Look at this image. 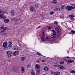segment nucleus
<instances>
[{
    "mask_svg": "<svg viewBox=\"0 0 75 75\" xmlns=\"http://www.w3.org/2000/svg\"><path fill=\"white\" fill-rule=\"evenodd\" d=\"M8 28L7 27H4L3 26H1L0 27V30H1V32L2 33H4V32H6V30H7Z\"/></svg>",
    "mask_w": 75,
    "mask_h": 75,
    "instance_id": "1",
    "label": "nucleus"
},
{
    "mask_svg": "<svg viewBox=\"0 0 75 75\" xmlns=\"http://www.w3.org/2000/svg\"><path fill=\"white\" fill-rule=\"evenodd\" d=\"M30 12L33 13V12H35L36 11L35 9V8L34 6H30Z\"/></svg>",
    "mask_w": 75,
    "mask_h": 75,
    "instance_id": "2",
    "label": "nucleus"
},
{
    "mask_svg": "<svg viewBox=\"0 0 75 75\" xmlns=\"http://www.w3.org/2000/svg\"><path fill=\"white\" fill-rule=\"evenodd\" d=\"M66 9L67 10H68V11H71V10L73 9V7L71 6H67L66 7Z\"/></svg>",
    "mask_w": 75,
    "mask_h": 75,
    "instance_id": "3",
    "label": "nucleus"
},
{
    "mask_svg": "<svg viewBox=\"0 0 75 75\" xmlns=\"http://www.w3.org/2000/svg\"><path fill=\"white\" fill-rule=\"evenodd\" d=\"M7 42H4L2 45V47H4V48H8L7 47V44H8Z\"/></svg>",
    "mask_w": 75,
    "mask_h": 75,
    "instance_id": "4",
    "label": "nucleus"
},
{
    "mask_svg": "<svg viewBox=\"0 0 75 75\" xmlns=\"http://www.w3.org/2000/svg\"><path fill=\"white\" fill-rule=\"evenodd\" d=\"M74 62V60L71 59L68 60L67 61V64H71V63H72V62Z\"/></svg>",
    "mask_w": 75,
    "mask_h": 75,
    "instance_id": "5",
    "label": "nucleus"
},
{
    "mask_svg": "<svg viewBox=\"0 0 75 75\" xmlns=\"http://www.w3.org/2000/svg\"><path fill=\"white\" fill-rule=\"evenodd\" d=\"M4 12L2 11V10H0V17L1 18H3V14Z\"/></svg>",
    "mask_w": 75,
    "mask_h": 75,
    "instance_id": "6",
    "label": "nucleus"
},
{
    "mask_svg": "<svg viewBox=\"0 0 75 75\" xmlns=\"http://www.w3.org/2000/svg\"><path fill=\"white\" fill-rule=\"evenodd\" d=\"M18 54H19V52L18 51H16L14 52L13 54L14 56H16V55H17Z\"/></svg>",
    "mask_w": 75,
    "mask_h": 75,
    "instance_id": "7",
    "label": "nucleus"
},
{
    "mask_svg": "<svg viewBox=\"0 0 75 75\" xmlns=\"http://www.w3.org/2000/svg\"><path fill=\"white\" fill-rule=\"evenodd\" d=\"M69 17H70V20H74V15H70L69 16Z\"/></svg>",
    "mask_w": 75,
    "mask_h": 75,
    "instance_id": "8",
    "label": "nucleus"
},
{
    "mask_svg": "<svg viewBox=\"0 0 75 75\" xmlns=\"http://www.w3.org/2000/svg\"><path fill=\"white\" fill-rule=\"evenodd\" d=\"M43 36H45V34H44V32H43V35L42 36V41H43L45 40V39H44V38H43Z\"/></svg>",
    "mask_w": 75,
    "mask_h": 75,
    "instance_id": "9",
    "label": "nucleus"
},
{
    "mask_svg": "<svg viewBox=\"0 0 75 75\" xmlns=\"http://www.w3.org/2000/svg\"><path fill=\"white\" fill-rule=\"evenodd\" d=\"M60 74V72L59 71L54 72V75H59Z\"/></svg>",
    "mask_w": 75,
    "mask_h": 75,
    "instance_id": "10",
    "label": "nucleus"
},
{
    "mask_svg": "<svg viewBox=\"0 0 75 75\" xmlns=\"http://www.w3.org/2000/svg\"><path fill=\"white\" fill-rule=\"evenodd\" d=\"M35 68L36 69H40V66L38 64H36L35 66Z\"/></svg>",
    "mask_w": 75,
    "mask_h": 75,
    "instance_id": "11",
    "label": "nucleus"
},
{
    "mask_svg": "<svg viewBox=\"0 0 75 75\" xmlns=\"http://www.w3.org/2000/svg\"><path fill=\"white\" fill-rule=\"evenodd\" d=\"M6 53L7 54H8L11 55L12 53L11 51L9 50L6 52Z\"/></svg>",
    "mask_w": 75,
    "mask_h": 75,
    "instance_id": "12",
    "label": "nucleus"
},
{
    "mask_svg": "<svg viewBox=\"0 0 75 75\" xmlns=\"http://www.w3.org/2000/svg\"><path fill=\"white\" fill-rule=\"evenodd\" d=\"M17 67H13L12 68V70L13 71L16 72V71H17Z\"/></svg>",
    "mask_w": 75,
    "mask_h": 75,
    "instance_id": "13",
    "label": "nucleus"
},
{
    "mask_svg": "<svg viewBox=\"0 0 75 75\" xmlns=\"http://www.w3.org/2000/svg\"><path fill=\"white\" fill-rule=\"evenodd\" d=\"M3 19H4V22L6 23H8L9 22V20L8 19H5L4 18H3Z\"/></svg>",
    "mask_w": 75,
    "mask_h": 75,
    "instance_id": "14",
    "label": "nucleus"
},
{
    "mask_svg": "<svg viewBox=\"0 0 75 75\" xmlns=\"http://www.w3.org/2000/svg\"><path fill=\"white\" fill-rule=\"evenodd\" d=\"M48 67L47 66H45L44 68V71L46 72L48 71Z\"/></svg>",
    "mask_w": 75,
    "mask_h": 75,
    "instance_id": "15",
    "label": "nucleus"
},
{
    "mask_svg": "<svg viewBox=\"0 0 75 75\" xmlns=\"http://www.w3.org/2000/svg\"><path fill=\"white\" fill-rule=\"evenodd\" d=\"M11 14L12 16H14V11L12 10H11Z\"/></svg>",
    "mask_w": 75,
    "mask_h": 75,
    "instance_id": "16",
    "label": "nucleus"
},
{
    "mask_svg": "<svg viewBox=\"0 0 75 75\" xmlns=\"http://www.w3.org/2000/svg\"><path fill=\"white\" fill-rule=\"evenodd\" d=\"M52 32L53 33H52L53 35H56V32H55V30H52Z\"/></svg>",
    "mask_w": 75,
    "mask_h": 75,
    "instance_id": "17",
    "label": "nucleus"
},
{
    "mask_svg": "<svg viewBox=\"0 0 75 75\" xmlns=\"http://www.w3.org/2000/svg\"><path fill=\"white\" fill-rule=\"evenodd\" d=\"M66 6H65L64 5H63L62 6L61 8V9H62V10H64V9H65V8Z\"/></svg>",
    "mask_w": 75,
    "mask_h": 75,
    "instance_id": "18",
    "label": "nucleus"
},
{
    "mask_svg": "<svg viewBox=\"0 0 75 75\" xmlns=\"http://www.w3.org/2000/svg\"><path fill=\"white\" fill-rule=\"evenodd\" d=\"M21 70L22 73H24V67H21Z\"/></svg>",
    "mask_w": 75,
    "mask_h": 75,
    "instance_id": "19",
    "label": "nucleus"
},
{
    "mask_svg": "<svg viewBox=\"0 0 75 75\" xmlns=\"http://www.w3.org/2000/svg\"><path fill=\"white\" fill-rule=\"evenodd\" d=\"M31 63H29L27 66V68H29L31 66Z\"/></svg>",
    "mask_w": 75,
    "mask_h": 75,
    "instance_id": "20",
    "label": "nucleus"
},
{
    "mask_svg": "<svg viewBox=\"0 0 75 75\" xmlns=\"http://www.w3.org/2000/svg\"><path fill=\"white\" fill-rule=\"evenodd\" d=\"M40 73V70H37L36 71V74L37 75H38Z\"/></svg>",
    "mask_w": 75,
    "mask_h": 75,
    "instance_id": "21",
    "label": "nucleus"
},
{
    "mask_svg": "<svg viewBox=\"0 0 75 75\" xmlns=\"http://www.w3.org/2000/svg\"><path fill=\"white\" fill-rule=\"evenodd\" d=\"M51 37L52 38H56V37L54 35L51 36Z\"/></svg>",
    "mask_w": 75,
    "mask_h": 75,
    "instance_id": "22",
    "label": "nucleus"
},
{
    "mask_svg": "<svg viewBox=\"0 0 75 75\" xmlns=\"http://www.w3.org/2000/svg\"><path fill=\"white\" fill-rule=\"evenodd\" d=\"M11 57V55H10V54H8V55L7 56V58H10V57Z\"/></svg>",
    "mask_w": 75,
    "mask_h": 75,
    "instance_id": "23",
    "label": "nucleus"
},
{
    "mask_svg": "<svg viewBox=\"0 0 75 75\" xmlns=\"http://www.w3.org/2000/svg\"><path fill=\"white\" fill-rule=\"evenodd\" d=\"M13 20L14 21H18V18H15L13 19Z\"/></svg>",
    "mask_w": 75,
    "mask_h": 75,
    "instance_id": "24",
    "label": "nucleus"
},
{
    "mask_svg": "<svg viewBox=\"0 0 75 75\" xmlns=\"http://www.w3.org/2000/svg\"><path fill=\"white\" fill-rule=\"evenodd\" d=\"M52 3H54V4H56V3H57V1L56 0L53 1Z\"/></svg>",
    "mask_w": 75,
    "mask_h": 75,
    "instance_id": "25",
    "label": "nucleus"
},
{
    "mask_svg": "<svg viewBox=\"0 0 75 75\" xmlns=\"http://www.w3.org/2000/svg\"><path fill=\"white\" fill-rule=\"evenodd\" d=\"M54 11H57L58 10V8H54Z\"/></svg>",
    "mask_w": 75,
    "mask_h": 75,
    "instance_id": "26",
    "label": "nucleus"
},
{
    "mask_svg": "<svg viewBox=\"0 0 75 75\" xmlns=\"http://www.w3.org/2000/svg\"><path fill=\"white\" fill-rule=\"evenodd\" d=\"M60 64H64V62L63 61H62L60 62Z\"/></svg>",
    "mask_w": 75,
    "mask_h": 75,
    "instance_id": "27",
    "label": "nucleus"
},
{
    "mask_svg": "<svg viewBox=\"0 0 75 75\" xmlns=\"http://www.w3.org/2000/svg\"><path fill=\"white\" fill-rule=\"evenodd\" d=\"M59 67H60V68L61 69H63V67H63L62 66H61L60 65L59 66Z\"/></svg>",
    "mask_w": 75,
    "mask_h": 75,
    "instance_id": "28",
    "label": "nucleus"
},
{
    "mask_svg": "<svg viewBox=\"0 0 75 75\" xmlns=\"http://www.w3.org/2000/svg\"><path fill=\"white\" fill-rule=\"evenodd\" d=\"M21 61H24V57H22L21 58Z\"/></svg>",
    "mask_w": 75,
    "mask_h": 75,
    "instance_id": "29",
    "label": "nucleus"
},
{
    "mask_svg": "<svg viewBox=\"0 0 75 75\" xmlns=\"http://www.w3.org/2000/svg\"><path fill=\"white\" fill-rule=\"evenodd\" d=\"M8 47L9 48H10V47H12V45H11V44H9V45H8Z\"/></svg>",
    "mask_w": 75,
    "mask_h": 75,
    "instance_id": "30",
    "label": "nucleus"
},
{
    "mask_svg": "<svg viewBox=\"0 0 75 75\" xmlns=\"http://www.w3.org/2000/svg\"><path fill=\"white\" fill-rule=\"evenodd\" d=\"M71 73L72 74H74L75 73V71L74 70H72L71 71Z\"/></svg>",
    "mask_w": 75,
    "mask_h": 75,
    "instance_id": "31",
    "label": "nucleus"
},
{
    "mask_svg": "<svg viewBox=\"0 0 75 75\" xmlns=\"http://www.w3.org/2000/svg\"><path fill=\"white\" fill-rule=\"evenodd\" d=\"M37 54L38 55H42L41 54L39 53V52H37Z\"/></svg>",
    "mask_w": 75,
    "mask_h": 75,
    "instance_id": "32",
    "label": "nucleus"
},
{
    "mask_svg": "<svg viewBox=\"0 0 75 75\" xmlns=\"http://www.w3.org/2000/svg\"><path fill=\"white\" fill-rule=\"evenodd\" d=\"M35 7H39V5L38 4H36Z\"/></svg>",
    "mask_w": 75,
    "mask_h": 75,
    "instance_id": "33",
    "label": "nucleus"
},
{
    "mask_svg": "<svg viewBox=\"0 0 75 75\" xmlns=\"http://www.w3.org/2000/svg\"><path fill=\"white\" fill-rule=\"evenodd\" d=\"M55 30H56V31H58V30H59V29H58V28H55Z\"/></svg>",
    "mask_w": 75,
    "mask_h": 75,
    "instance_id": "34",
    "label": "nucleus"
},
{
    "mask_svg": "<svg viewBox=\"0 0 75 75\" xmlns=\"http://www.w3.org/2000/svg\"><path fill=\"white\" fill-rule=\"evenodd\" d=\"M56 28L60 29V27H59V26L56 25Z\"/></svg>",
    "mask_w": 75,
    "mask_h": 75,
    "instance_id": "35",
    "label": "nucleus"
},
{
    "mask_svg": "<svg viewBox=\"0 0 75 75\" xmlns=\"http://www.w3.org/2000/svg\"><path fill=\"white\" fill-rule=\"evenodd\" d=\"M71 33H72L73 34H75V31L73 30H72L71 31Z\"/></svg>",
    "mask_w": 75,
    "mask_h": 75,
    "instance_id": "36",
    "label": "nucleus"
},
{
    "mask_svg": "<svg viewBox=\"0 0 75 75\" xmlns=\"http://www.w3.org/2000/svg\"><path fill=\"white\" fill-rule=\"evenodd\" d=\"M57 33H58V34H60V33H61V32L59 30H58L57 31Z\"/></svg>",
    "mask_w": 75,
    "mask_h": 75,
    "instance_id": "37",
    "label": "nucleus"
},
{
    "mask_svg": "<svg viewBox=\"0 0 75 75\" xmlns=\"http://www.w3.org/2000/svg\"><path fill=\"white\" fill-rule=\"evenodd\" d=\"M54 24H58V22L57 21H55L54 22Z\"/></svg>",
    "mask_w": 75,
    "mask_h": 75,
    "instance_id": "38",
    "label": "nucleus"
},
{
    "mask_svg": "<svg viewBox=\"0 0 75 75\" xmlns=\"http://www.w3.org/2000/svg\"><path fill=\"white\" fill-rule=\"evenodd\" d=\"M46 39H49L50 38V37H46Z\"/></svg>",
    "mask_w": 75,
    "mask_h": 75,
    "instance_id": "39",
    "label": "nucleus"
},
{
    "mask_svg": "<svg viewBox=\"0 0 75 75\" xmlns=\"http://www.w3.org/2000/svg\"><path fill=\"white\" fill-rule=\"evenodd\" d=\"M54 13V12L52 11L50 12V14L51 15H52V14H53Z\"/></svg>",
    "mask_w": 75,
    "mask_h": 75,
    "instance_id": "40",
    "label": "nucleus"
},
{
    "mask_svg": "<svg viewBox=\"0 0 75 75\" xmlns=\"http://www.w3.org/2000/svg\"><path fill=\"white\" fill-rule=\"evenodd\" d=\"M65 68H65V67H63L62 69H63V70H64V69H65Z\"/></svg>",
    "mask_w": 75,
    "mask_h": 75,
    "instance_id": "41",
    "label": "nucleus"
},
{
    "mask_svg": "<svg viewBox=\"0 0 75 75\" xmlns=\"http://www.w3.org/2000/svg\"><path fill=\"white\" fill-rule=\"evenodd\" d=\"M64 16H60V18H64Z\"/></svg>",
    "mask_w": 75,
    "mask_h": 75,
    "instance_id": "42",
    "label": "nucleus"
},
{
    "mask_svg": "<svg viewBox=\"0 0 75 75\" xmlns=\"http://www.w3.org/2000/svg\"><path fill=\"white\" fill-rule=\"evenodd\" d=\"M51 74H54V72H53V71H51Z\"/></svg>",
    "mask_w": 75,
    "mask_h": 75,
    "instance_id": "43",
    "label": "nucleus"
},
{
    "mask_svg": "<svg viewBox=\"0 0 75 75\" xmlns=\"http://www.w3.org/2000/svg\"><path fill=\"white\" fill-rule=\"evenodd\" d=\"M12 42L11 41H10V42H9V44H12Z\"/></svg>",
    "mask_w": 75,
    "mask_h": 75,
    "instance_id": "44",
    "label": "nucleus"
},
{
    "mask_svg": "<svg viewBox=\"0 0 75 75\" xmlns=\"http://www.w3.org/2000/svg\"><path fill=\"white\" fill-rule=\"evenodd\" d=\"M51 27L49 26V27L48 28L49 29H51Z\"/></svg>",
    "mask_w": 75,
    "mask_h": 75,
    "instance_id": "45",
    "label": "nucleus"
},
{
    "mask_svg": "<svg viewBox=\"0 0 75 75\" xmlns=\"http://www.w3.org/2000/svg\"><path fill=\"white\" fill-rule=\"evenodd\" d=\"M18 20L19 21H21V19L20 18H19Z\"/></svg>",
    "mask_w": 75,
    "mask_h": 75,
    "instance_id": "46",
    "label": "nucleus"
},
{
    "mask_svg": "<svg viewBox=\"0 0 75 75\" xmlns=\"http://www.w3.org/2000/svg\"><path fill=\"white\" fill-rule=\"evenodd\" d=\"M31 75H35L33 73H32Z\"/></svg>",
    "mask_w": 75,
    "mask_h": 75,
    "instance_id": "47",
    "label": "nucleus"
},
{
    "mask_svg": "<svg viewBox=\"0 0 75 75\" xmlns=\"http://www.w3.org/2000/svg\"><path fill=\"white\" fill-rule=\"evenodd\" d=\"M67 58H70V57L68 56L67 57Z\"/></svg>",
    "mask_w": 75,
    "mask_h": 75,
    "instance_id": "48",
    "label": "nucleus"
},
{
    "mask_svg": "<svg viewBox=\"0 0 75 75\" xmlns=\"http://www.w3.org/2000/svg\"><path fill=\"white\" fill-rule=\"evenodd\" d=\"M42 62H44V61L43 60H42Z\"/></svg>",
    "mask_w": 75,
    "mask_h": 75,
    "instance_id": "49",
    "label": "nucleus"
},
{
    "mask_svg": "<svg viewBox=\"0 0 75 75\" xmlns=\"http://www.w3.org/2000/svg\"><path fill=\"white\" fill-rule=\"evenodd\" d=\"M54 67H57V65H54Z\"/></svg>",
    "mask_w": 75,
    "mask_h": 75,
    "instance_id": "50",
    "label": "nucleus"
},
{
    "mask_svg": "<svg viewBox=\"0 0 75 75\" xmlns=\"http://www.w3.org/2000/svg\"><path fill=\"white\" fill-rule=\"evenodd\" d=\"M40 27H41V26H40L38 27V28H40Z\"/></svg>",
    "mask_w": 75,
    "mask_h": 75,
    "instance_id": "51",
    "label": "nucleus"
},
{
    "mask_svg": "<svg viewBox=\"0 0 75 75\" xmlns=\"http://www.w3.org/2000/svg\"><path fill=\"white\" fill-rule=\"evenodd\" d=\"M40 62V61H38V62Z\"/></svg>",
    "mask_w": 75,
    "mask_h": 75,
    "instance_id": "52",
    "label": "nucleus"
},
{
    "mask_svg": "<svg viewBox=\"0 0 75 75\" xmlns=\"http://www.w3.org/2000/svg\"><path fill=\"white\" fill-rule=\"evenodd\" d=\"M14 50H16V48H14Z\"/></svg>",
    "mask_w": 75,
    "mask_h": 75,
    "instance_id": "53",
    "label": "nucleus"
},
{
    "mask_svg": "<svg viewBox=\"0 0 75 75\" xmlns=\"http://www.w3.org/2000/svg\"><path fill=\"white\" fill-rule=\"evenodd\" d=\"M43 75H46L45 74H44Z\"/></svg>",
    "mask_w": 75,
    "mask_h": 75,
    "instance_id": "54",
    "label": "nucleus"
},
{
    "mask_svg": "<svg viewBox=\"0 0 75 75\" xmlns=\"http://www.w3.org/2000/svg\"><path fill=\"white\" fill-rule=\"evenodd\" d=\"M37 29H38V28H37Z\"/></svg>",
    "mask_w": 75,
    "mask_h": 75,
    "instance_id": "55",
    "label": "nucleus"
},
{
    "mask_svg": "<svg viewBox=\"0 0 75 75\" xmlns=\"http://www.w3.org/2000/svg\"><path fill=\"white\" fill-rule=\"evenodd\" d=\"M19 45H20V44H19Z\"/></svg>",
    "mask_w": 75,
    "mask_h": 75,
    "instance_id": "56",
    "label": "nucleus"
},
{
    "mask_svg": "<svg viewBox=\"0 0 75 75\" xmlns=\"http://www.w3.org/2000/svg\"><path fill=\"white\" fill-rule=\"evenodd\" d=\"M19 45H20V44H19Z\"/></svg>",
    "mask_w": 75,
    "mask_h": 75,
    "instance_id": "57",
    "label": "nucleus"
}]
</instances>
